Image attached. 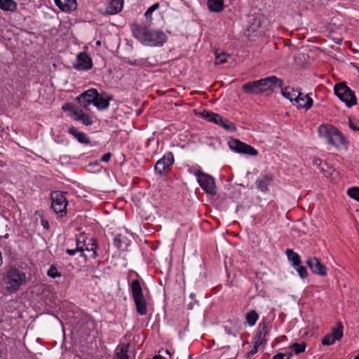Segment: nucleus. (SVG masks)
I'll list each match as a JSON object with an SVG mask.
<instances>
[{"mask_svg":"<svg viewBox=\"0 0 359 359\" xmlns=\"http://www.w3.org/2000/svg\"><path fill=\"white\" fill-rule=\"evenodd\" d=\"M133 36L142 44L151 47H161L167 41L166 34L160 29H152L145 25H131Z\"/></svg>","mask_w":359,"mask_h":359,"instance_id":"1","label":"nucleus"},{"mask_svg":"<svg viewBox=\"0 0 359 359\" xmlns=\"http://www.w3.org/2000/svg\"><path fill=\"white\" fill-rule=\"evenodd\" d=\"M3 280L6 291L13 293L26 283V273L18 268L11 266L6 270Z\"/></svg>","mask_w":359,"mask_h":359,"instance_id":"2","label":"nucleus"},{"mask_svg":"<svg viewBox=\"0 0 359 359\" xmlns=\"http://www.w3.org/2000/svg\"><path fill=\"white\" fill-rule=\"evenodd\" d=\"M318 133L320 137L325 138L329 144L336 147H339L346 143L345 138L340 131L330 124L320 125Z\"/></svg>","mask_w":359,"mask_h":359,"instance_id":"3","label":"nucleus"},{"mask_svg":"<svg viewBox=\"0 0 359 359\" xmlns=\"http://www.w3.org/2000/svg\"><path fill=\"white\" fill-rule=\"evenodd\" d=\"M130 288L137 313L140 316L146 315L147 302L140 281L137 279L133 280L130 284Z\"/></svg>","mask_w":359,"mask_h":359,"instance_id":"4","label":"nucleus"},{"mask_svg":"<svg viewBox=\"0 0 359 359\" xmlns=\"http://www.w3.org/2000/svg\"><path fill=\"white\" fill-rule=\"evenodd\" d=\"M283 96L288 99L293 105L296 106L298 109H304L306 111L309 110L313 106V99L307 100V102L304 104L300 102L301 98V90L299 89H294L293 87L287 86L283 88L281 90Z\"/></svg>","mask_w":359,"mask_h":359,"instance_id":"5","label":"nucleus"},{"mask_svg":"<svg viewBox=\"0 0 359 359\" xmlns=\"http://www.w3.org/2000/svg\"><path fill=\"white\" fill-rule=\"evenodd\" d=\"M334 94L344 102L348 107L357 104L355 93L345 83H339L334 86Z\"/></svg>","mask_w":359,"mask_h":359,"instance_id":"6","label":"nucleus"},{"mask_svg":"<svg viewBox=\"0 0 359 359\" xmlns=\"http://www.w3.org/2000/svg\"><path fill=\"white\" fill-rule=\"evenodd\" d=\"M52 200L51 208L56 214L63 217L67 214L68 201L65 196V193L60 191H54L50 193Z\"/></svg>","mask_w":359,"mask_h":359,"instance_id":"7","label":"nucleus"},{"mask_svg":"<svg viewBox=\"0 0 359 359\" xmlns=\"http://www.w3.org/2000/svg\"><path fill=\"white\" fill-rule=\"evenodd\" d=\"M201 116L207 121L217 124L226 130L233 132L236 129L233 123L229 121L219 114H216L208 110H204L202 112Z\"/></svg>","mask_w":359,"mask_h":359,"instance_id":"8","label":"nucleus"},{"mask_svg":"<svg viewBox=\"0 0 359 359\" xmlns=\"http://www.w3.org/2000/svg\"><path fill=\"white\" fill-rule=\"evenodd\" d=\"M197 181L203 191L207 194L214 196L216 194V186L214 178L201 170L195 172Z\"/></svg>","mask_w":359,"mask_h":359,"instance_id":"9","label":"nucleus"},{"mask_svg":"<svg viewBox=\"0 0 359 359\" xmlns=\"http://www.w3.org/2000/svg\"><path fill=\"white\" fill-rule=\"evenodd\" d=\"M231 150L251 156H257L258 151L252 146L240 141L238 139L232 138L228 142Z\"/></svg>","mask_w":359,"mask_h":359,"instance_id":"10","label":"nucleus"},{"mask_svg":"<svg viewBox=\"0 0 359 359\" xmlns=\"http://www.w3.org/2000/svg\"><path fill=\"white\" fill-rule=\"evenodd\" d=\"M80 244L81 248L83 250V254L81 256L87 260L88 258H95L97 255V250L98 245L97 239L95 238H84Z\"/></svg>","mask_w":359,"mask_h":359,"instance_id":"11","label":"nucleus"},{"mask_svg":"<svg viewBox=\"0 0 359 359\" xmlns=\"http://www.w3.org/2000/svg\"><path fill=\"white\" fill-rule=\"evenodd\" d=\"M256 81L261 93L270 90L272 86L281 87L283 86V81L275 76H268Z\"/></svg>","mask_w":359,"mask_h":359,"instance_id":"12","label":"nucleus"},{"mask_svg":"<svg viewBox=\"0 0 359 359\" xmlns=\"http://www.w3.org/2000/svg\"><path fill=\"white\" fill-rule=\"evenodd\" d=\"M174 163V156L171 151L166 152L161 158H160L154 166V170L159 175L163 172Z\"/></svg>","mask_w":359,"mask_h":359,"instance_id":"13","label":"nucleus"},{"mask_svg":"<svg viewBox=\"0 0 359 359\" xmlns=\"http://www.w3.org/2000/svg\"><path fill=\"white\" fill-rule=\"evenodd\" d=\"M306 264L313 273L321 276L327 275V268L318 258L316 257H308Z\"/></svg>","mask_w":359,"mask_h":359,"instance_id":"14","label":"nucleus"},{"mask_svg":"<svg viewBox=\"0 0 359 359\" xmlns=\"http://www.w3.org/2000/svg\"><path fill=\"white\" fill-rule=\"evenodd\" d=\"M92 67V60L86 52H81L78 54L76 63L74 65L76 69L80 71L89 70Z\"/></svg>","mask_w":359,"mask_h":359,"instance_id":"15","label":"nucleus"},{"mask_svg":"<svg viewBox=\"0 0 359 359\" xmlns=\"http://www.w3.org/2000/svg\"><path fill=\"white\" fill-rule=\"evenodd\" d=\"M268 325L269 323L264 320L259 325L257 334L255 337V342L258 344V345H262L266 343V337L269 334Z\"/></svg>","mask_w":359,"mask_h":359,"instance_id":"16","label":"nucleus"},{"mask_svg":"<svg viewBox=\"0 0 359 359\" xmlns=\"http://www.w3.org/2000/svg\"><path fill=\"white\" fill-rule=\"evenodd\" d=\"M97 95V90L95 88H90L81 94L79 97H77V100L80 103H81L84 107H87L88 104L91 103L94 104Z\"/></svg>","mask_w":359,"mask_h":359,"instance_id":"17","label":"nucleus"},{"mask_svg":"<svg viewBox=\"0 0 359 359\" xmlns=\"http://www.w3.org/2000/svg\"><path fill=\"white\" fill-rule=\"evenodd\" d=\"M55 5L63 12L70 13L77 8L76 0H54Z\"/></svg>","mask_w":359,"mask_h":359,"instance_id":"18","label":"nucleus"},{"mask_svg":"<svg viewBox=\"0 0 359 359\" xmlns=\"http://www.w3.org/2000/svg\"><path fill=\"white\" fill-rule=\"evenodd\" d=\"M114 99L113 95H100L97 93L95 97L94 105L99 110H105L109 106V102Z\"/></svg>","mask_w":359,"mask_h":359,"instance_id":"19","label":"nucleus"},{"mask_svg":"<svg viewBox=\"0 0 359 359\" xmlns=\"http://www.w3.org/2000/svg\"><path fill=\"white\" fill-rule=\"evenodd\" d=\"M123 0H111L107 4L104 13L114 15L121 12L123 9Z\"/></svg>","mask_w":359,"mask_h":359,"instance_id":"20","label":"nucleus"},{"mask_svg":"<svg viewBox=\"0 0 359 359\" xmlns=\"http://www.w3.org/2000/svg\"><path fill=\"white\" fill-rule=\"evenodd\" d=\"M273 181V176L270 174L263 175L256 180L257 188L262 192L268 191V187Z\"/></svg>","mask_w":359,"mask_h":359,"instance_id":"21","label":"nucleus"},{"mask_svg":"<svg viewBox=\"0 0 359 359\" xmlns=\"http://www.w3.org/2000/svg\"><path fill=\"white\" fill-rule=\"evenodd\" d=\"M68 132L69 134L74 136L79 142L81 144H89L90 142L86 133L79 132L74 126L69 127L68 128Z\"/></svg>","mask_w":359,"mask_h":359,"instance_id":"22","label":"nucleus"},{"mask_svg":"<svg viewBox=\"0 0 359 359\" xmlns=\"http://www.w3.org/2000/svg\"><path fill=\"white\" fill-rule=\"evenodd\" d=\"M224 0H207L208 8L211 12L219 13L224 9Z\"/></svg>","mask_w":359,"mask_h":359,"instance_id":"23","label":"nucleus"},{"mask_svg":"<svg viewBox=\"0 0 359 359\" xmlns=\"http://www.w3.org/2000/svg\"><path fill=\"white\" fill-rule=\"evenodd\" d=\"M242 89L248 94H259L261 91L258 87L257 82L256 81L252 82H248L243 85Z\"/></svg>","mask_w":359,"mask_h":359,"instance_id":"24","label":"nucleus"},{"mask_svg":"<svg viewBox=\"0 0 359 359\" xmlns=\"http://www.w3.org/2000/svg\"><path fill=\"white\" fill-rule=\"evenodd\" d=\"M287 259L294 267L299 264H302L300 256L292 249H287L285 251Z\"/></svg>","mask_w":359,"mask_h":359,"instance_id":"25","label":"nucleus"},{"mask_svg":"<svg viewBox=\"0 0 359 359\" xmlns=\"http://www.w3.org/2000/svg\"><path fill=\"white\" fill-rule=\"evenodd\" d=\"M0 9L4 11L14 12L17 9V4L13 0H0Z\"/></svg>","mask_w":359,"mask_h":359,"instance_id":"26","label":"nucleus"},{"mask_svg":"<svg viewBox=\"0 0 359 359\" xmlns=\"http://www.w3.org/2000/svg\"><path fill=\"white\" fill-rule=\"evenodd\" d=\"M344 326L341 322H337V326L332 328V331L330 333L334 339L339 340L343 337Z\"/></svg>","mask_w":359,"mask_h":359,"instance_id":"27","label":"nucleus"},{"mask_svg":"<svg viewBox=\"0 0 359 359\" xmlns=\"http://www.w3.org/2000/svg\"><path fill=\"white\" fill-rule=\"evenodd\" d=\"M245 319L247 323L250 326H254L256 324L257 320L259 319V314L256 311L252 310L246 313Z\"/></svg>","mask_w":359,"mask_h":359,"instance_id":"28","label":"nucleus"},{"mask_svg":"<svg viewBox=\"0 0 359 359\" xmlns=\"http://www.w3.org/2000/svg\"><path fill=\"white\" fill-rule=\"evenodd\" d=\"M129 344H123L117 348L116 356L117 359H129L128 352Z\"/></svg>","mask_w":359,"mask_h":359,"instance_id":"29","label":"nucleus"},{"mask_svg":"<svg viewBox=\"0 0 359 359\" xmlns=\"http://www.w3.org/2000/svg\"><path fill=\"white\" fill-rule=\"evenodd\" d=\"M83 237V234H80L79 238H76V248L75 249H67L66 250V253L70 256H74L77 252H80L81 255L83 254V250L80 247V244L81 243V238Z\"/></svg>","mask_w":359,"mask_h":359,"instance_id":"30","label":"nucleus"},{"mask_svg":"<svg viewBox=\"0 0 359 359\" xmlns=\"http://www.w3.org/2000/svg\"><path fill=\"white\" fill-rule=\"evenodd\" d=\"M306 348V344L304 341L301 343H294L290 346V348L297 355L304 353Z\"/></svg>","mask_w":359,"mask_h":359,"instance_id":"31","label":"nucleus"},{"mask_svg":"<svg viewBox=\"0 0 359 359\" xmlns=\"http://www.w3.org/2000/svg\"><path fill=\"white\" fill-rule=\"evenodd\" d=\"M126 237L122 234H116L114 238V245L118 249H121L123 244L126 243Z\"/></svg>","mask_w":359,"mask_h":359,"instance_id":"32","label":"nucleus"},{"mask_svg":"<svg viewBox=\"0 0 359 359\" xmlns=\"http://www.w3.org/2000/svg\"><path fill=\"white\" fill-rule=\"evenodd\" d=\"M293 268L297 271L298 275L301 278L304 279L308 277V271L304 266L302 265V264H299Z\"/></svg>","mask_w":359,"mask_h":359,"instance_id":"33","label":"nucleus"},{"mask_svg":"<svg viewBox=\"0 0 359 359\" xmlns=\"http://www.w3.org/2000/svg\"><path fill=\"white\" fill-rule=\"evenodd\" d=\"M47 276L52 278H56L61 277L62 274L58 271L57 267L55 265L51 264L47 271Z\"/></svg>","mask_w":359,"mask_h":359,"instance_id":"34","label":"nucleus"},{"mask_svg":"<svg viewBox=\"0 0 359 359\" xmlns=\"http://www.w3.org/2000/svg\"><path fill=\"white\" fill-rule=\"evenodd\" d=\"M230 55H228L224 52L221 53H215V65H221L227 61V57H229Z\"/></svg>","mask_w":359,"mask_h":359,"instance_id":"35","label":"nucleus"},{"mask_svg":"<svg viewBox=\"0 0 359 359\" xmlns=\"http://www.w3.org/2000/svg\"><path fill=\"white\" fill-rule=\"evenodd\" d=\"M347 195L359 202V187H353L347 190Z\"/></svg>","mask_w":359,"mask_h":359,"instance_id":"36","label":"nucleus"},{"mask_svg":"<svg viewBox=\"0 0 359 359\" xmlns=\"http://www.w3.org/2000/svg\"><path fill=\"white\" fill-rule=\"evenodd\" d=\"M75 119L81 121L85 126H91L93 124V121L90 116L85 113L81 114V116L79 118H75Z\"/></svg>","mask_w":359,"mask_h":359,"instance_id":"37","label":"nucleus"},{"mask_svg":"<svg viewBox=\"0 0 359 359\" xmlns=\"http://www.w3.org/2000/svg\"><path fill=\"white\" fill-rule=\"evenodd\" d=\"M337 339H334L330 333L326 334L322 339V344L325 346L332 345Z\"/></svg>","mask_w":359,"mask_h":359,"instance_id":"38","label":"nucleus"},{"mask_svg":"<svg viewBox=\"0 0 359 359\" xmlns=\"http://www.w3.org/2000/svg\"><path fill=\"white\" fill-rule=\"evenodd\" d=\"M158 8H159L158 3H156L154 5H152L151 6H150L144 13V16H145L146 19L151 20L153 12H154Z\"/></svg>","mask_w":359,"mask_h":359,"instance_id":"39","label":"nucleus"},{"mask_svg":"<svg viewBox=\"0 0 359 359\" xmlns=\"http://www.w3.org/2000/svg\"><path fill=\"white\" fill-rule=\"evenodd\" d=\"M259 346L260 345H258V344L255 342V344H254L253 346L251 347L250 351H249L248 352L246 353L245 358H250V357L254 355L255 353H257V351H258Z\"/></svg>","mask_w":359,"mask_h":359,"instance_id":"40","label":"nucleus"},{"mask_svg":"<svg viewBox=\"0 0 359 359\" xmlns=\"http://www.w3.org/2000/svg\"><path fill=\"white\" fill-rule=\"evenodd\" d=\"M292 356L291 353H279L273 355V359H290Z\"/></svg>","mask_w":359,"mask_h":359,"instance_id":"41","label":"nucleus"},{"mask_svg":"<svg viewBox=\"0 0 359 359\" xmlns=\"http://www.w3.org/2000/svg\"><path fill=\"white\" fill-rule=\"evenodd\" d=\"M349 126L353 130H358L359 131V122L355 123L351 119H349Z\"/></svg>","mask_w":359,"mask_h":359,"instance_id":"42","label":"nucleus"},{"mask_svg":"<svg viewBox=\"0 0 359 359\" xmlns=\"http://www.w3.org/2000/svg\"><path fill=\"white\" fill-rule=\"evenodd\" d=\"M301 100H300V102L302 104H304L305 102H307V100L309 99H312L309 95V94H306V95H304L302 92H301Z\"/></svg>","mask_w":359,"mask_h":359,"instance_id":"43","label":"nucleus"},{"mask_svg":"<svg viewBox=\"0 0 359 359\" xmlns=\"http://www.w3.org/2000/svg\"><path fill=\"white\" fill-rule=\"evenodd\" d=\"M62 109L64 110V111H70L72 112V111H74L75 109L74 108V107L72 106V104H65L62 106Z\"/></svg>","mask_w":359,"mask_h":359,"instance_id":"44","label":"nucleus"},{"mask_svg":"<svg viewBox=\"0 0 359 359\" xmlns=\"http://www.w3.org/2000/svg\"><path fill=\"white\" fill-rule=\"evenodd\" d=\"M111 157V153H109V152L106 153L102 156L101 160L103 162H108L110 160Z\"/></svg>","mask_w":359,"mask_h":359,"instance_id":"45","label":"nucleus"},{"mask_svg":"<svg viewBox=\"0 0 359 359\" xmlns=\"http://www.w3.org/2000/svg\"><path fill=\"white\" fill-rule=\"evenodd\" d=\"M41 224L42 226L45 229H49V224H48V222L46 219H42L41 221Z\"/></svg>","mask_w":359,"mask_h":359,"instance_id":"46","label":"nucleus"},{"mask_svg":"<svg viewBox=\"0 0 359 359\" xmlns=\"http://www.w3.org/2000/svg\"><path fill=\"white\" fill-rule=\"evenodd\" d=\"M72 113L74 116H76V118H79L81 116V114H84L83 111L80 109H74L72 111Z\"/></svg>","mask_w":359,"mask_h":359,"instance_id":"47","label":"nucleus"},{"mask_svg":"<svg viewBox=\"0 0 359 359\" xmlns=\"http://www.w3.org/2000/svg\"><path fill=\"white\" fill-rule=\"evenodd\" d=\"M322 162V160H320V158H316L313 161V164L316 165L317 166H319L321 165Z\"/></svg>","mask_w":359,"mask_h":359,"instance_id":"48","label":"nucleus"},{"mask_svg":"<svg viewBox=\"0 0 359 359\" xmlns=\"http://www.w3.org/2000/svg\"><path fill=\"white\" fill-rule=\"evenodd\" d=\"M225 332L229 335L232 334V332L229 328L225 327Z\"/></svg>","mask_w":359,"mask_h":359,"instance_id":"49","label":"nucleus"},{"mask_svg":"<svg viewBox=\"0 0 359 359\" xmlns=\"http://www.w3.org/2000/svg\"><path fill=\"white\" fill-rule=\"evenodd\" d=\"M353 359H359V355H356Z\"/></svg>","mask_w":359,"mask_h":359,"instance_id":"50","label":"nucleus"},{"mask_svg":"<svg viewBox=\"0 0 359 359\" xmlns=\"http://www.w3.org/2000/svg\"><path fill=\"white\" fill-rule=\"evenodd\" d=\"M97 44H98V45L100 44V42L99 41H97Z\"/></svg>","mask_w":359,"mask_h":359,"instance_id":"51","label":"nucleus"}]
</instances>
